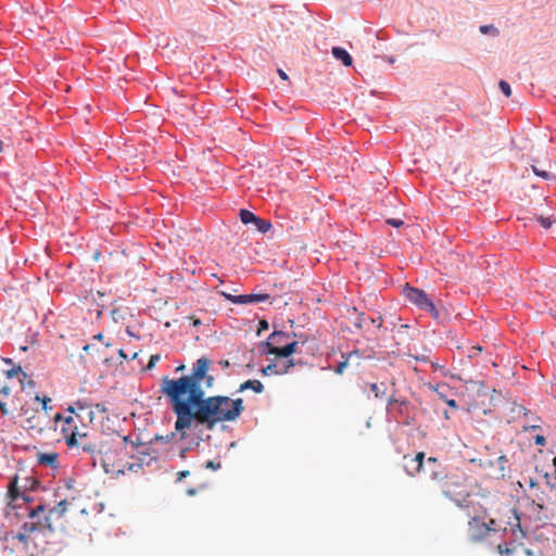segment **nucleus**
Segmentation results:
<instances>
[{"label": "nucleus", "instance_id": "obj_56", "mask_svg": "<svg viewBox=\"0 0 556 556\" xmlns=\"http://www.w3.org/2000/svg\"><path fill=\"white\" fill-rule=\"evenodd\" d=\"M431 365V368L434 370V371H442L445 367L443 365H440L439 363L437 362H431L429 363Z\"/></svg>", "mask_w": 556, "mask_h": 556}, {"label": "nucleus", "instance_id": "obj_5", "mask_svg": "<svg viewBox=\"0 0 556 556\" xmlns=\"http://www.w3.org/2000/svg\"><path fill=\"white\" fill-rule=\"evenodd\" d=\"M402 294L420 311L432 300L424 289L413 287L408 283L403 287Z\"/></svg>", "mask_w": 556, "mask_h": 556}, {"label": "nucleus", "instance_id": "obj_50", "mask_svg": "<svg viewBox=\"0 0 556 556\" xmlns=\"http://www.w3.org/2000/svg\"><path fill=\"white\" fill-rule=\"evenodd\" d=\"M190 475L189 470H181L177 473V481H182L185 478H187Z\"/></svg>", "mask_w": 556, "mask_h": 556}, {"label": "nucleus", "instance_id": "obj_7", "mask_svg": "<svg viewBox=\"0 0 556 556\" xmlns=\"http://www.w3.org/2000/svg\"><path fill=\"white\" fill-rule=\"evenodd\" d=\"M422 311L430 314L438 324L444 325L450 320V313L447 309L441 303L435 304L433 300H431Z\"/></svg>", "mask_w": 556, "mask_h": 556}, {"label": "nucleus", "instance_id": "obj_14", "mask_svg": "<svg viewBox=\"0 0 556 556\" xmlns=\"http://www.w3.org/2000/svg\"><path fill=\"white\" fill-rule=\"evenodd\" d=\"M247 390H252L260 394L264 391V384L257 379H248L240 384L238 392H244Z\"/></svg>", "mask_w": 556, "mask_h": 556}, {"label": "nucleus", "instance_id": "obj_25", "mask_svg": "<svg viewBox=\"0 0 556 556\" xmlns=\"http://www.w3.org/2000/svg\"><path fill=\"white\" fill-rule=\"evenodd\" d=\"M18 374H21L23 376V379H25L27 377V374L23 371L21 365H13V367L11 369L5 371V376L8 379H12L15 376H17Z\"/></svg>", "mask_w": 556, "mask_h": 556}, {"label": "nucleus", "instance_id": "obj_27", "mask_svg": "<svg viewBox=\"0 0 556 556\" xmlns=\"http://www.w3.org/2000/svg\"><path fill=\"white\" fill-rule=\"evenodd\" d=\"M479 30L482 35H491V36L498 35V29L493 24L481 25L479 27Z\"/></svg>", "mask_w": 556, "mask_h": 556}, {"label": "nucleus", "instance_id": "obj_26", "mask_svg": "<svg viewBox=\"0 0 556 556\" xmlns=\"http://www.w3.org/2000/svg\"><path fill=\"white\" fill-rule=\"evenodd\" d=\"M508 463V458L505 455L498 456L495 460H490L489 466H494L495 464L498 466L502 477H504L505 464Z\"/></svg>", "mask_w": 556, "mask_h": 556}, {"label": "nucleus", "instance_id": "obj_63", "mask_svg": "<svg viewBox=\"0 0 556 556\" xmlns=\"http://www.w3.org/2000/svg\"><path fill=\"white\" fill-rule=\"evenodd\" d=\"M353 355L361 357L362 352L358 349H354L352 352L348 353L346 356H349V359H350Z\"/></svg>", "mask_w": 556, "mask_h": 556}, {"label": "nucleus", "instance_id": "obj_23", "mask_svg": "<svg viewBox=\"0 0 556 556\" xmlns=\"http://www.w3.org/2000/svg\"><path fill=\"white\" fill-rule=\"evenodd\" d=\"M177 433H178V432L175 430V432H170V433H168V434H166V435L156 434V435H154V438L150 441V444H152V443H156V442L164 443V444H168V443H170V442L175 439V437H176V434H177Z\"/></svg>", "mask_w": 556, "mask_h": 556}, {"label": "nucleus", "instance_id": "obj_31", "mask_svg": "<svg viewBox=\"0 0 556 556\" xmlns=\"http://www.w3.org/2000/svg\"><path fill=\"white\" fill-rule=\"evenodd\" d=\"M160 359H161V355L159 353L152 354L149 357V361H148L146 367L143 368V370H152L156 366V364L159 363Z\"/></svg>", "mask_w": 556, "mask_h": 556}, {"label": "nucleus", "instance_id": "obj_43", "mask_svg": "<svg viewBox=\"0 0 556 556\" xmlns=\"http://www.w3.org/2000/svg\"><path fill=\"white\" fill-rule=\"evenodd\" d=\"M14 538L21 543L28 542V535L25 532H18Z\"/></svg>", "mask_w": 556, "mask_h": 556}, {"label": "nucleus", "instance_id": "obj_4", "mask_svg": "<svg viewBox=\"0 0 556 556\" xmlns=\"http://www.w3.org/2000/svg\"><path fill=\"white\" fill-rule=\"evenodd\" d=\"M238 216L244 226H253L260 233L265 235L273 229L269 219H264L249 208H240Z\"/></svg>", "mask_w": 556, "mask_h": 556}, {"label": "nucleus", "instance_id": "obj_15", "mask_svg": "<svg viewBox=\"0 0 556 556\" xmlns=\"http://www.w3.org/2000/svg\"><path fill=\"white\" fill-rule=\"evenodd\" d=\"M61 432H62V434L65 435V443H66L68 448L78 447L77 435H80V437H86L87 435L86 433L80 434L78 432V430H77V427H75V429L72 431V434H67V428L66 427H62Z\"/></svg>", "mask_w": 556, "mask_h": 556}, {"label": "nucleus", "instance_id": "obj_62", "mask_svg": "<svg viewBox=\"0 0 556 556\" xmlns=\"http://www.w3.org/2000/svg\"><path fill=\"white\" fill-rule=\"evenodd\" d=\"M380 58L382 60H386L390 64L395 63V56H393V55H381Z\"/></svg>", "mask_w": 556, "mask_h": 556}, {"label": "nucleus", "instance_id": "obj_59", "mask_svg": "<svg viewBox=\"0 0 556 556\" xmlns=\"http://www.w3.org/2000/svg\"><path fill=\"white\" fill-rule=\"evenodd\" d=\"M218 365L223 368V369H228L231 365H230V362L228 359H220L218 362Z\"/></svg>", "mask_w": 556, "mask_h": 556}, {"label": "nucleus", "instance_id": "obj_53", "mask_svg": "<svg viewBox=\"0 0 556 556\" xmlns=\"http://www.w3.org/2000/svg\"><path fill=\"white\" fill-rule=\"evenodd\" d=\"M21 500L26 503V504H29V503H33L34 502V497L26 494V493H22L21 495Z\"/></svg>", "mask_w": 556, "mask_h": 556}, {"label": "nucleus", "instance_id": "obj_24", "mask_svg": "<svg viewBox=\"0 0 556 556\" xmlns=\"http://www.w3.org/2000/svg\"><path fill=\"white\" fill-rule=\"evenodd\" d=\"M155 459H156V457H152V456H151V457H150V459H149V462H146V463H144L143 458H139V462H137V463H128V464H127V469H128L129 471H137L139 468H142V467H143V465L149 466V465L151 464V462H152V460H155Z\"/></svg>", "mask_w": 556, "mask_h": 556}, {"label": "nucleus", "instance_id": "obj_13", "mask_svg": "<svg viewBox=\"0 0 556 556\" xmlns=\"http://www.w3.org/2000/svg\"><path fill=\"white\" fill-rule=\"evenodd\" d=\"M278 358H289L300 352V341L293 340L285 345L279 346Z\"/></svg>", "mask_w": 556, "mask_h": 556}, {"label": "nucleus", "instance_id": "obj_8", "mask_svg": "<svg viewBox=\"0 0 556 556\" xmlns=\"http://www.w3.org/2000/svg\"><path fill=\"white\" fill-rule=\"evenodd\" d=\"M270 299V295L266 292H252V293H243L239 294V298L236 301L239 302L238 305H250L256 303H263Z\"/></svg>", "mask_w": 556, "mask_h": 556}, {"label": "nucleus", "instance_id": "obj_33", "mask_svg": "<svg viewBox=\"0 0 556 556\" xmlns=\"http://www.w3.org/2000/svg\"><path fill=\"white\" fill-rule=\"evenodd\" d=\"M497 552L502 556H511L515 552V548L510 547L508 544H505V546L503 544H498Z\"/></svg>", "mask_w": 556, "mask_h": 556}, {"label": "nucleus", "instance_id": "obj_46", "mask_svg": "<svg viewBox=\"0 0 556 556\" xmlns=\"http://www.w3.org/2000/svg\"><path fill=\"white\" fill-rule=\"evenodd\" d=\"M364 317H365V313H361L358 315V318L356 319V321L354 323V326L358 329H362L363 328V321H364Z\"/></svg>", "mask_w": 556, "mask_h": 556}, {"label": "nucleus", "instance_id": "obj_51", "mask_svg": "<svg viewBox=\"0 0 556 556\" xmlns=\"http://www.w3.org/2000/svg\"><path fill=\"white\" fill-rule=\"evenodd\" d=\"M62 422L64 424L63 427H65L66 425L70 426L74 422V418L72 415H68V416L63 415Z\"/></svg>", "mask_w": 556, "mask_h": 556}, {"label": "nucleus", "instance_id": "obj_55", "mask_svg": "<svg viewBox=\"0 0 556 556\" xmlns=\"http://www.w3.org/2000/svg\"><path fill=\"white\" fill-rule=\"evenodd\" d=\"M541 426H523V431L526 432H534L536 430H541Z\"/></svg>", "mask_w": 556, "mask_h": 556}, {"label": "nucleus", "instance_id": "obj_19", "mask_svg": "<svg viewBox=\"0 0 556 556\" xmlns=\"http://www.w3.org/2000/svg\"><path fill=\"white\" fill-rule=\"evenodd\" d=\"M531 169L535 176L542 178L543 180L556 181V175H554L545 169H541L535 165H531Z\"/></svg>", "mask_w": 556, "mask_h": 556}, {"label": "nucleus", "instance_id": "obj_45", "mask_svg": "<svg viewBox=\"0 0 556 556\" xmlns=\"http://www.w3.org/2000/svg\"><path fill=\"white\" fill-rule=\"evenodd\" d=\"M430 477L432 480H441L443 478L442 472H439L435 468L431 470Z\"/></svg>", "mask_w": 556, "mask_h": 556}, {"label": "nucleus", "instance_id": "obj_20", "mask_svg": "<svg viewBox=\"0 0 556 556\" xmlns=\"http://www.w3.org/2000/svg\"><path fill=\"white\" fill-rule=\"evenodd\" d=\"M260 371L261 375L264 377L278 375V363L276 362V359H271L269 364L263 366Z\"/></svg>", "mask_w": 556, "mask_h": 556}, {"label": "nucleus", "instance_id": "obj_44", "mask_svg": "<svg viewBox=\"0 0 556 556\" xmlns=\"http://www.w3.org/2000/svg\"><path fill=\"white\" fill-rule=\"evenodd\" d=\"M413 357L415 358V361H417L419 363H424V364L431 363L430 358L426 355H414Z\"/></svg>", "mask_w": 556, "mask_h": 556}, {"label": "nucleus", "instance_id": "obj_9", "mask_svg": "<svg viewBox=\"0 0 556 556\" xmlns=\"http://www.w3.org/2000/svg\"><path fill=\"white\" fill-rule=\"evenodd\" d=\"M18 476L15 475L14 483L8 489L7 496L9 498V503L7 505V509L17 510L21 508L20 505L15 504L17 500H21V495L23 492L20 491L17 486Z\"/></svg>", "mask_w": 556, "mask_h": 556}, {"label": "nucleus", "instance_id": "obj_28", "mask_svg": "<svg viewBox=\"0 0 556 556\" xmlns=\"http://www.w3.org/2000/svg\"><path fill=\"white\" fill-rule=\"evenodd\" d=\"M46 509H47V505L46 504H40L37 507L29 509L28 513H27V517L29 519H35V518L39 517V515L41 513H43Z\"/></svg>", "mask_w": 556, "mask_h": 556}, {"label": "nucleus", "instance_id": "obj_37", "mask_svg": "<svg viewBox=\"0 0 556 556\" xmlns=\"http://www.w3.org/2000/svg\"><path fill=\"white\" fill-rule=\"evenodd\" d=\"M269 329V323L266 319H262L257 324V336H261L263 331Z\"/></svg>", "mask_w": 556, "mask_h": 556}, {"label": "nucleus", "instance_id": "obj_18", "mask_svg": "<svg viewBox=\"0 0 556 556\" xmlns=\"http://www.w3.org/2000/svg\"><path fill=\"white\" fill-rule=\"evenodd\" d=\"M367 386L369 387L370 391L374 393L376 399H382L386 395L387 386L384 382H381V383L371 382V383H367Z\"/></svg>", "mask_w": 556, "mask_h": 556}, {"label": "nucleus", "instance_id": "obj_29", "mask_svg": "<svg viewBox=\"0 0 556 556\" xmlns=\"http://www.w3.org/2000/svg\"><path fill=\"white\" fill-rule=\"evenodd\" d=\"M498 88L506 98H509L511 96V87L509 83L506 81L505 79H501L498 81Z\"/></svg>", "mask_w": 556, "mask_h": 556}, {"label": "nucleus", "instance_id": "obj_49", "mask_svg": "<svg viewBox=\"0 0 556 556\" xmlns=\"http://www.w3.org/2000/svg\"><path fill=\"white\" fill-rule=\"evenodd\" d=\"M103 364H104L106 367H113V366H115V365H116V364H115V359H114V357H113V356L105 357V358L103 359Z\"/></svg>", "mask_w": 556, "mask_h": 556}, {"label": "nucleus", "instance_id": "obj_10", "mask_svg": "<svg viewBox=\"0 0 556 556\" xmlns=\"http://www.w3.org/2000/svg\"><path fill=\"white\" fill-rule=\"evenodd\" d=\"M425 458H426V453L418 452L415 455V457L409 460L410 464L414 465V469L412 470L408 464L405 465L406 473L409 476H415L417 472L426 471Z\"/></svg>", "mask_w": 556, "mask_h": 556}, {"label": "nucleus", "instance_id": "obj_12", "mask_svg": "<svg viewBox=\"0 0 556 556\" xmlns=\"http://www.w3.org/2000/svg\"><path fill=\"white\" fill-rule=\"evenodd\" d=\"M331 54L337 61H340L344 66L350 67L353 65V56L345 48L340 46L332 47Z\"/></svg>", "mask_w": 556, "mask_h": 556}, {"label": "nucleus", "instance_id": "obj_2", "mask_svg": "<svg viewBox=\"0 0 556 556\" xmlns=\"http://www.w3.org/2000/svg\"><path fill=\"white\" fill-rule=\"evenodd\" d=\"M212 361L203 355L193 362L189 374L178 378L164 376L160 384V392L167 402L205 395V389L214 387L215 377L211 374Z\"/></svg>", "mask_w": 556, "mask_h": 556}, {"label": "nucleus", "instance_id": "obj_22", "mask_svg": "<svg viewBox=\"0 0 556 556\" xmlns=\"http://www.w3.org/2000/svg\"><path fill=\"white\" fill-rule=\"evenodd\" d=\"M535 219L540 224V226L546 230L552 228V226L556 223V218L553 215L552 216L536 215Z\"/></svg>", "mask_w": 556, "mask_h": 556}, {"label": "nucleus", "instance_id": "obj_47", "mask_svg": "<svg viewBox=\"0 0 556 556\" xmlns=\"http://www.w3.org/2000/svg\"><path fill=\"white\" fill-rule=\"evenodd\" d=\"M425 465H426V468L427 467H437L438 466V460L435 457H429L426 462H425Z\"/></svg>", "mask_w": 556, "mask_h": 556}, {"label": "nucleus", "instance_id": "obj_3", "mask_svg": "<svg viewBox=\"0 0 556 556\" xmlns=\"http://www.w3.org/2000/svg\"><path fill=\"white\" fill-rule=\"evenodd\" d=\"M523 500L527 501V507L531 511L530 518L533 521L539 522L538 528H543L546 526L556 528V525L551 522V520H553L555 517L554 508L546 506L542 501L538 502L530 498L529 496H525Z\"/></svg>", "mask_w": 556, "mask_h": 556}, {"label": "nucleus", "instance_id": "obj_38", "mask_svg": "<svg viewBox=\"0 0 556 556\" xmlns=\"http://www.w3.org/2000/svg\"><path fill=\"white\" fill-rule=\"evenodd\" d=\"M533 442L535 445L539 446H545L546 445V438L543 434H536L533 437Z\"/></svg>", "mask_w": 556, "mask_h": 556}, {"label": "nucleus", "instance_id": "obj_52", "mask_svg": "<svg viewBox=\"0 0 556 556\" xmlns=\"http://www.w3.org/2000/svg\"><path fill=\"white\" fill-rule=\"evenodd\" d=\"M553 466L555 468L554 470V482H548V485L551 489H555L556 488V457L553 458Z\"/></svg>", "mask_w": 556, "mask_h": 556}, {"label": "nucleus", "instance_id": "obj_6", "mask_svg": "<svg viewBox=\"0 0 556 556\" xmlns=\"http://www.w3.org/2000/svg\"><path fill=\"white\" fill-rule=\"evenodd\" d=\"M491 525H494V521L485 523L481 522L478 517H473L469 521V541L480 542L488 536L490 532H495V529H493Z\"/></svg>", "mask_w": 556, "mask_h": 556}, {"label": "nucleus", "instance_id": "obj_35", "mask_svg": "<svg viewBox=\"0 0 556 556\" xmlns=\"http://www.w3.org/2000/svg\"><path fill=\"white\" fill-rule=\"evenodd\" d=\"M22 530H23V532H25L26 534H27V533H33V532L38 531V526H37V523H35V522H24V523L22 525Z\"/></svg>", "mask_w": 556, "mask_h": 556}, {"label": "nucleus", "instance_id": "obj_41", "mask_svg": "<svg viewBox=\"0 0 556 556\" xmlns=\"http://www.w3.org/2000/svg\"><path fill=\"white\" fill-rule=\"evenodd\" d=\"M83 451L88 454H93L96 452V444L87 443L83 445Z\"/></svg>", "mask_w": 556, "mask_h": 556}, {"label": "nucleus", "instance_id": "obj_61", "mask_svg": "<svg viewBox=\"0 0 556 556\" xmlns=\"http://www.w3.org/2000/svg\"><path fill=\"white\" fill-rule=\"evenodd\" d=\"M277 334H275V330L265 339V340H269L270 342H274V344L276 345V343H278V340H277Z\"/></svg>", "mask_w": 556, "mask_h": 556}, {"label": "nucleus", "instance_id": "obj_58", "mask_svg": "<svg viewBox=\"0 0 556 556\" xmlns=\"http://www.w3.org/2000/svg\"><path fill=\"white\" fill-rule=\"evenodd\" d=\"M277 74H278V76H279V78H280V79H282V80H289V76H288V74H287L283 70L278 68V70H277Z\"/></svg>", "mask_w": 556, "mask_h": 556}, {"label": "nucleus", "instance_id": "obj_54", "mask_svg": "<svg viewBox=\"0 0 556 556\" xmlns=\"http://www.w3.org/2000/svg\"><path fill=\"white\" fill-rule=\"evenodd\" d=\"M368 319H369V321H370L371 324L376 325V327H377L378 329H380V328L382 327V318H381V316H380V317H378V323H377L376 318H374V317H369Z\"/></svg>", "mask_w": 556, "mask_h": 556}, {"label": "nucleus", "instance_id": "obj_32", "mask_svg": "<svg viewBox=\"0 0 556 556\" xmlns=\"http://www.w3.org/2000/svg\"><path fill=\"white\" fill-rule=\"evenodd\" d=\"M35 401L40 402L42 404V409L45 412L52 409V407L49 406V403L51 402V399L49 396L45 395L41 397L39 394H36Z\"/></svg>", "mask_w": 556, "mask_h": 556}, {"label": "nucleus", "instance_id": "obj_64", "mask_svg": "<svg viewBox=\"0 0 556 556\" xmlns=\"http://www.w3.org/2000/svg\"><path fill=\"white\" fill-rule=\"evenodd\" d=\"M118 356H119L121 358L125 359V361H128V359H129V357H128L127 353H126L123 349H119V350H118Z\"/></svg>", "mask_w": 556, "mask_h": 556}, {"label": "nucleus", "instance_id": "obj_11", "mask_svg": "<svg viewBox=\"0 0 556 556\" xmlns=\"http://www.w3.org/2000/svg\"><path fill=\"white\" fill-rule=\"evenodd\" d=\"M37 463L39 465H43L51 469H58L60 467L59 454L55 452H52V453L39 452L37 454Z\"/></svg>", "mask_w": 556, "mask_h": 556}, {"label": "nucleus", "instance_id": "obj_39", "mask_svg": "<svg viewBox=\"0 0 556 556\" xmlns=\"http://www.w3.org/2000/svg\"><path fill=\"white\" fill-rule=\"evenodd\" d=\"M275 334H277V340H278V343L283 340V339H289L291 338V334L287 331H283V330H277L275 329Z\"/></svg>", "mask_w": 556, "mask_h": 556}, {"label": "nucleus", "instance_id": "obj_34", "mask_svg": "<svg viewBox=\"0 0 556 556\" xmlns=\"http://www.w3.org/2000/svg\"><path fill=\"white\" fill-rule=\"evenodd\" d=\"M386 224L394 228H401L405 223L402 218L390 217L386 219Z\"/></svg>", "mask_w": 556, "mask_h": 556}, {"label": "nucleus", "instance_id": "obj_48", "mask_svg": "<svg viewBox=\"0 0 556 556\" xmlns=\"http://www.w3.org/2000/svg\"><path fill=\"white\" fill-rule=\"evenodd\" d=\"M96 351V352H100V350L94 345V344H91V343H87L83 346V351L84 352H87L89 353V351Z\"/></svg>", "mask_w": 556, "mask_h": 556}, {"label": "nucleus", "instance_id": "obj_36", "mask_svg": "<svg viewBox=\"0 0 556 556\" xmlns=\"http://www.w3.org/2000/svg\"><path fill=\"white\" fill-rule=\"evenodd\" d=\"M219 294L225 299L227 300L228 302H230L231 304H235V305H238L239 302L236 301L237 298H239V294H231V293H228L226 291H220Z\"/></svg>", "mask_w": 556, "mask_h": 556}, {"label": "nucleus", "instance_id": "obj_42", "mask_svg": "<svg viewBox=\"0 0 556 556\" xmlns=\"http://www.w3.org/2000/svg\"><path fill=\"white\" fill-rule=\"evenodd\" d=\"M291 334V338L294 340H298V338H303L302 345L305 344L308 340L307 334L305 333H298V332H289Z\"/></svg>", "mask_w": 556, "mask_h": 556}, {"label": "nucleus", "instance_id": "obj_21", "mask_svg": "<svg viewBox=\"0 0 556 556\" xmlns=\"http://www.w3.org/2000/svg\"><path fill=\"white\" fill-rule=\"evenodd\" d=\"M67 509V501L61 500L54 507L49 509V515H56L58 518L62 517Z\"/></svg>", "mask_w": 556, "mask_h": 556}, {"label": "nucleus", "instance_id": "obj_40", "mask_svg": "<svg viewBox=\"0 0 556 556\" xmlns=\"http://www.w3.org/2000/svg\"><path fill=\"white\" fill-rule=\"evenodd\" d=\"M204 467L206 469H212V470H217L222 467L220 463L219 462H214V460H207L204 465Z\"/></svg>", "mask_w": 556, "mask_h": 556}, {"label": "nucleus", "instance_id": "obj_30", "mask_svg": "<svg viewBox=\"0 0 556 556\" xmlns=\"http://www.w3.org/2000/svg\"><path fill=\"white\" fill-rule=\"evenodd\" d=\"M349 366V356L339 362L332 369L337 375H342Z\"/></svg>", "mask_w": 556, "mask_h": 556}, {"label": "nucleus", "instance_id": "obj_1", "mask_svg": "<svg viewBox=\"0 0 556 556\" xmlns=\"http://www.w3.org/2000/svg\"><path fill=\"white\" fill-rule=\"evenodd\" d=\"M176 419L174 428L180 440L187 439L191 428L214 430L219 422L236 421L244 412L243 399L227 395H200L167 402Z\"/></svg>", "mask_w": 556, "mask_h": 556}, {"label": "nucleus", "instance_id": "obj_57", "mask_svg": "<svg viewBox=\"0 0 556 556\" xmlns=\"http://www.w3.org/2000/svg\"><path fill=\"white\" fill-rule=\"evenodd\" d=\"M11 393V388L9 386H3L0 389V395L8 396Z\"/></svg>", "mask_w": 556, "mask_h": 556}, {"label": "nucleus", "instance_id": "obj_16", "mask_svg": "<svg viewBox=\"0 0 556 556\" xmlns=\"http://www.w3.org/2000/svg\"><path fill=\"white\" fill-rule=\"evenodd\" d=\"M279 346L275 345L274 342H270L269 340H264L258 343V352L261 355H275L278 357V351Z\"/></svg>", "mask_w": 556, "mask_h": 556}, {"label": "nucleus", "instance_id": "obj_60", "mask_svg": "<svg viewBox=\"0 0 556 556\" xmlns=\"http://www.w3.org/2000/svg\"><path fill=\"white\" fill-rule=\"evenodd\" d=\"M0 413L2 416H7L9 414L7 404L2 401H0Z\"/></svg>", "mask_w": 556, "mask_h": 556}, {"label": "nucleus", "instance_id": "obj_17", "mask_svg": "<svg viewBox=\"0 0 556 556\" xmlns=\"http://www.w3.org/2000/svg\"><path fill=\"white\" fill-rule=\"evenodd\" d=\"M282 363L278 364V376L289 374L291 368L296 366L295 358H282Z\"/></svg>", "mask_w": 556, "mask_h": 556}]
</instances>
